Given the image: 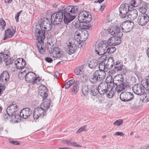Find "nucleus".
<instances>
[{"label": "nucleus", "instance_id": "f257e3e1", "mask_svg": "<svg viewBox=\"0 0 149 149\" xmlns=\"http://www.w3.org/2000/svg\"><path fill=\"white\" fill-rule=\"evenodd\" d=\"M78 10L76 7L70 6L63 9V12H58L53 14L51 16V22L54 25H57L61 23L63 19L66 24H68L73 20L75 17L73 15Z\"/></svg>", "mask_w": 149, "mask_h": 149}, {"label": "nucleus", "instance_id": "f03ea898", "mask_svg": "<svg viewBox=\"0 0 149 149\" xmlns=\"http://www.w3.org/2000/svg\"><path fill=\"white\" fill-rule=\"evenodd\" d=\"M134 23L130 20H126L123 22L120 26L114 25L111 26L108 29L109 33L112 35H118L120 33V35H123V33L120 32V30L124 32H128L130 31L134 26Z\"/></svg>", "mask_w": 149, "mask_h": 149}, {"label": "nucleus", "instance_id": "7ed1b4c3", "mask_svg": "<svg viewBox=\"0 0 149 149\" xmlns=\"http://www.w3.org/2000/svg\"><path fill=\"white\" fill-rule=\"evenodd\" d=\"M45 31L42 29L38 30L36 32V39L38 40L37 46L40 53L44 54L45 52V46L44 44V40L45 38Z\"/></svg>", "mask_w": 149, "mask_h": 149}, {"label": "nucleus", "instance_id": "20e7f679", "mask_svg": "<svg viewBox=\"0 0 149 149\" xmlns=\"http://www.w3.org/2000/svg\"><path fill=\"white\" fill-rule=\"evenodd\" d=\"M80 22L87 24L91 22L92 17L91 13L88 11L84 10L80 12L78 17Z\"/></svg>", "mask_w": 149, "mask_h": 149}, {"label": "nucleus", "instance_id": "39448f33", "mask_svg": "<svg viewBox=\"0 0 149 149\" xmlns=\"http://www.w3.org/2000/svg\"><path fill=\"white\" fill-rule=\"evenodd\" d=\"M107 44L103 41L100 42L95 48L96 53L99 55H103L106 53Z\"/></svg>", "mask_w": 149, "mask_h": 149}, {"label": "nucleus", "instance_id": "423d86ee", "mask_svg": "<svg viewBox=\"0 0 149 149\" xmlns=\"http://www.w3.org/2000/svg\"><path fill=\"white\" fill-rule=\"evenodd\" d=\"M50 21L49 19L47 18H44L42 20V22L40 26L41 29L45 31H49L52 28L53 26L52 23Z\"/></svg>", "mask_w": 149, "mask_h": 149}, {"label": "nucleus", "instance_id": "0eeeda50", "mask_svg": "<svg viewBox=\"0 0 149 149\" xmlns=\"http://www.w3.org/2000/svg\"><path fill=\"white\" fill-rule=\"evenodd\" d=\"M129 4L126 3H123L121 5L119 10V15L122 18H125L127 16L129 12Z\"/></svg>", "mask_w": 149, "mask_h": 149}, {"label": "nucleus", "instance_id": "6e6552de", "mask_svg": "<svg viewBox=\"0 0 149 149\" xmlns=\"http://www.w3.org/2000/svg\"><path fill=\"white\" fill-rule=\"evenodd\" d=\"M149 17L145 13L141 14L139 15L137 19L138 24L141 26L145 25L148 22Z\"/></svg>", "mask_w": 149, "mask_h": 149}, {"label": "nucleus", "instance_id": "1a4fd4ad", "mask_svg": "<svg viewBox=\"0 0 149 149\" xmlns=\"http://www.w3.org/2000/svg\"><path fill=\"white\" fill-rule=\"evenodd\" d=\"M46 111L41 107H38L35 109L33 113V117L34 119L40 117H42L46 113Z\"/></svg>", "mask_w": 149, "mask_h": 149}, {"label": "nucleus", "instance_id": "9d476101", "mask_svg": "<svg viewBox=\"0 0 149 149\" xmlns=\"http://www.w3.org/2000/svg\"><path fill=\"white\" fill-rule=\"evenodd\" d=\"M145 86L142 84H138L135 85L132 87L133 92L138 95H141L145 93Z\"/></svg>", "mask_w": 149, "mask_h": 149}, {"label": "nucleus", "instance_id": "9b49d317", "mask_svg": "<svg viewBox=\"0 0 149 149\" xmlns=\"http://www.w3.org/2000/svg\"><path fill=\"white\" fill-rule=\"evenodd\" d=\"M134 97V95L130 92H123L120 94V99L123 102H128L132 100Z\"/></svg>", "mask_w": 149, "mask_h": 149}, {"label": "nucleus", "instance_id": "f8f14e48", "mask_svg": "<svg viewBox=\"0 0 149 149\" xmlns=\"http://www.w3.org/2000/svg\"><path fill=\"white\" fill-rule=\"evenodd\" d=\"M99 93L101 95H104L109 89L108 84L104 81L101 82L98 87Z\"/></svg>", "mask_w": 149, "mask_h": 149}, {"label": "nucleus", "instance_id": "ddd939ff", "mask_svg": "<svg viewBox=\"0 0 149 149\" xmlns=\"http://www.w3.org/2000/svg\"><path fill=\"white\" fill-rule=\"evenodd\" d=\"M50 54L51 56L52 57L58 58L63 57L64 55L60 49L58 47L54 48L53 51L51 52Z\"/></svg>", "mask_w": 149, "mask_h": 149}, {"label": "nucleus", "instance_id": "4468645a", "mask_svg": "<svg viewBox=\"0 0 149 149\" xmlns=\"http://www.w3.org/2000/svg\"><path fill=\"white\" fill-rule=\"evenodd\" d=\"M9 76L8 72L5 71L1 74L0 76V85L6 84L9 80Z\"/></svg>", "mask_w": 149, "mask_h": 149}, {"label": "nucleus", "instance_id": "2eb2a0df", "mask_svg": "<svg viewBox=\"0 0 149 149\" xmlns=\"http://www.w3.org/2000/svg\"><path fill=\"white\" fill-rule=\"evenodd\" d=\"M106 59H105L104 61H105L106 68L107 69H111L113 68V66L115 65L114 60L112 57L109 56L108 58L106 57Z\"/></svg>", "mask_w": 149, "mask_h": 149}, {"label": "nucleus", "instance_id": "dca6fc26", "mask_svg": "<svg viewBox=\"0 0 149 149\" xmlns=\"http://www.w3.org/2000/svg\"><path fill=\"white\" fill-rule=\"evenodd\" d=\"M18 107L15 104H12L9 106L6 109V112L12 115L17 112Z\"/></svg>", "mask_w": 149, "mask_h": 149}, {"label": "nucleus", "instance_id": "f3484780", "mask_svg": "<svg viewBox=\"0 0 149 149\" xmlns=\"http://www.w3.org/2000/svg\"><path fill=\"white\" fill-rule=\"evenodd\" d=\"M15 65L17 69H22L26 65L25 61L23 58H18L15 61Z\"/></svg>", "mask_w": 149, "mask_h": 149}, {"label": "nucleus", "instance_id": "a211bd4d", "mask_svg": "<svg viewBox=\"0 0 149 149\" xmlns=\"http://www.w3.org/2000/svg\"><path fill=\"white\" fill-rule=\"evenodd\" d=\"M123 80V75L121 74H118L114 78L113 85L114 86V84L118 85L119 84L124 83Z\"/></svg>", "mask_w": 149, "mask_h": 149}, {"label": "nucleus", "instance_id": "6ab92c4d", "mask_svg": "<svg viewBox=\"0 0 149 149\" xmlns=\"http://www.w3.org/2000/svg\"><path fill=\"white\" fill-rule=\"evenodd\" d=\"M31 109L29 108L23 109L20 113V116L24 119L28 118L31 114Z\"/></svg>", "mask_w": 149, "mask_h": 149}, {"label": "nucleus", "instance_id": "aec40b11", "mask_svg": "<svg viewBox=\"0 0 149 149\" xmlns=\"http://www.w3.org/2000/svg\"><path fill=\"white\" fill-rule=\"evenodd\" d=\"M66 51L69 54H71L75 51L76 49V45L71 42H67Z\"/></svg>", "mask_w": 149, "mask_h": 149}, {"label": "nucleus", "instance_id": "412c9836", "mask_svg": "<svg viewBox=\"0 0 149 149\" xmlns=\"http://www.w3.org/2000/svg\"><path fill=\"white\" fill-rule=\"evenodd\" d=\"M47 89L46 87L44 86H40L38 89V93L43 98H46L48 95Z\"/></svg>", "mask_w": 149, "mask_h": 149}, {"label": "nucleus", "instance_id": "4be33fe9", "mask_svg": "<svg viewBox=\"0 0 149 149\" xmlns=\"http://www.w3.org/2000/svg\"><path fill=\"white\" fill-rule=\"evenodd\" d=\"M36 77L35 73L32 72H29L26 74L25 78V81L27 83L31 82Z\"/></svg>", "mask_w": 149, "mask_h": 149}, {"label": "nucleus", "instance_id": "5701e85b", "mask_svg": "<svg viewBox=\"0 0 149 149\" xmlns=\"http://www.w3.org/2000/svg\"><path fill=\"white\" fill-rule=\"evenodd\" d=\"M15 31L13 28L8 29L5 31V37L4 38V40L8 39V38H11L14 36Z\"/></svg>", "mask_w": 149, "mask_h": 149}, {"label": "nucleus", "instance_id": "b1692460", "mask_svg": "<svg viewBox=\"0 0 149 149\" xmlns=\"http://www.w3.org/2000/svg\"><path fill=\"white\" fill-rule=\"evenodd\" d=\"M138 12L135 9H134L130 11V13L128 15L127 17L129 18L132 20H133L136 19L138 16Z\"/></svg>", "mask_w": 149, "mask_h": 149}, {"label": "nucleus", "instance_id": "393cba45", "mask_svg": "<svg viewBox=\"0 0 149 149\" xmlns=\"http://www.w3.org/2000/svg\"><path fill=\"white\" fill-rule=\"evenodd\" d=\"M90 91V94L91 95L93 96L97 95L99 93L97 86L94 84L91 85Z\"/></svg>", "mask_w": 149, "mask_h": 149}, {"label": "nucleus", "instance_id": "a878e982", "mask_svg": "<svg viewBox=\"0 0 149 149\" xmlns=\"http://www.w3.org/2000/svg\"><path fill=\"white\" fill-rule=\"evenodd\" d=\"M50 101L48 99H45L43 100V102L41 104V107L43 108L45 110L48 109L50 105Z\"/></svg>", "mask_w": 149, "mask_h": 149}, {"label": "nucleus", "instance_id": "bb28decb", "mask_svg": "<svg viewBox=\"0 0 149 149\" xmlns=\"http://www.w3.org/2000/svg\"><path fill=\"white\" fill-rule=\"evenodd\" d=\"M116 91L118 93H120L123 91L126 87V84L125 83L119 84L118 85H116Z\"/></svg>", "mask_w": 149, "mask_h": 149}, {"label": "nucleus", "instance_id": "cd10ccee", "mask_svg": "<svg viewBox=\"0 0 149 149\" xmlns=\"http://www.w3.org/2000/svg\"><path fill=\"white\" fill-rule=\"evenodd\" d=\"M98 61L96 59L91 60L88 64L89 67L91 69H94L98 66Z\"/></svg>", "mask_w": 149, "mask_h": 149}, {"label": "nucleus", "instance_id": "c85d7f7f", "mask_svg": "<svg viewBox=\"0 0 149 149\" xmlns=\"http://www.w3.org/2000/svg\"><path fill=\"white\" fill-rule=\"evenodd\" d=\"M105 70H96V74L98 75L99 79H103L105 78L106 76V73L105 72Z\"/></svg>", "mask_w": 149, "mask_h": 149}, {"label": "nucleus", "instance_id": "c756f323", "mask_svg": "<svg viewBox=\"0 0 149 149\" xmlns=\"http://www.w3.org/2000/svg\"><path fill=\"white\" fill-rule=\"evenodd\" d=\"M79 82L78 81H76L74 84L73 86L72 90V94L73 95L76 94L78 92L79 89Z\"/></svg>", "mask_w": 149, "mask_h": 149}, {"label": "nucleus", "instance_id": "7c9ffc66", "mask_svg": "<svg viewBox=\"0 0 149 149\" xmlns=\"http://www.w3.org/2000/svg\"><path fill=\"white\" fill-rule=\"evenodd\" d=\"M96 71L91 75L90 77V81L93 83H95L97 81H99L100 80L99 79L98 76L97 74H96Z\"/></svg>", "mask_w": 149, "mask_h": 149}, {"label": "nucleus", "instance_id": "2f4dec72", "mask_svg": "<svg viewBox=\"0 0 149 149\" xmlns=\"http://www.w3.org/2000/svg\"><path fill=\"white\" fill-rule=\"evenodd\" d=\"M114 69L116 71H120L123 68V65L119 61L116 62Z\"/></svg>", "mask_w": 149, "mask_h": 149}, {"label": "nucleus", "instance_id": "473e14b6", "mask_svg": "<svg viewBox=\"0 0 149 149\" xmlns=\"http://www.w3.org/2000/svg\"><path fill=\"white\" fill-rule=\"evenodd\" d=\"M84 23V22H76L74 24V27L76 29H86L87 26L86 25H84L83 23Z\"/></svg>", "mask_w": 149, "mask_h": 149}, {"label": "nucleus", "instance_id": "72a5a7b5", "mask_svg": "<svg viewBox=\"0 0 149 149\" xmlns=\"http://www.w3.org/2000/svg\"><path fill=\"white\" fill-rule=\"evenodd\" d=\"M87 31H82L81 33V40L80 41H85L88 38V34L87 33Z\"/></svg>", "mask_w": 149, "mask_h": 149}, {"label": "nucleus", "instance_id": "f704fd0d", "mask_svg": "<svg viewBox=\"0 0 149 149\" xmlns=\"http://www.w3.org/2000/svg\"><path fill=\"white\" fill-rule=\"evenodd\" d=\"M81 33V31L80 30H78L74 34V39L77 42H79L80 41Z\"/></svg>", "mask_w": 149, "mask_h": 149}, {"label": "nucleus", "instance_id": "c9c22d12", "mask_svg": "<svg viewBox=\"0 0 149 149\" xmlns=\"http://www.w3.org/2000/svg\"><path fill=\"white\" fill-rule=\"evenodd\" d=\"M22 117L20 115H19L18 114L15 113L14 115H11V118L13 120H14L15 121L18 122L20 120Z\"/></svg>", "mask_w": 149, "mask_h": 149}, {"label": "nucleus", "instance_id": "e433bc0d", "mask_svg": "<svg viewBox=\"0 0 149 149\" xmlns=\"http://www.w3.org/2000/svg\"><path fill=\"white\" fill-rule=\"evenodd\" d=\"M83 67L82 66H81L75 68L74 71L75 73L77 75L81 74L83 72Z\"/></svg>", "mask_w": 149, "mask_h": 149}, {"label": "nucleus", "instance_id": "4c0bfd02", "mask_svg": "<svg viewBox=\"0 0 149 149\" xmlns=\"http://www.w3.org/2000/svg\"><path fill=\"white\" fill-rule=\"evenodd\" d=\"M105 61L103 60L99 64L98 67L99 69V70H106V71H107L108 69L107 68H106V65L105 64Z\"/></svg>", "mask_w": 149, "mask_h": 149}, {"label": "nucleus", "instance_id": "58836bf2", "mask_svg": "<svg viewBox=\"0 0 149 149\" xmlns=\"http://www.w3.org/2000/svg\"><path fill=\"white\" fill-rule=\"evenodd\" d=\"M4 55L5 59L4 60H3V61H5L6 65H9L10 64H11L12 63V61L11 58L8 57L9 55L8 54H4Z\"/></svg>", "mask_w": 149, "mask_h": 149}, {"label": "nucleus", "instance_id": "ea45409f", "mask_svg": "<svg viewBox=\"0 0 149 149\" xmlns=\"http://www.w3.org/2000/svg\"><path fill=\"white\" fill-rule=\"evenodd\" d=\"M141 0H133L131 1L130 4L132 7H137L141 4Z\"/></svg>", "mask_w": 149, "mask_h": 149}, {"label": "nucleus", "instance_id": "a19ab883", "mask_svg": "<svg viewBox=\"0 0 149 149\" xmlns=\"http://www.w3.org/2000/svg\"><path fill=\"white\" fill-rule=\"evenodd\" d=\"M74 79H71L68 81L65 84V88L68 89L71 86H73L76 82Z\"/></svg>", "mask_w": 149, "mask_h": 149}, {"label": "nucleus", "instance_id": "79ce46f5", "mask_svg": "<svg viewBox=\"0 0 149 149\" xmlns=\"http://www.w3.org/2000/svg\"><path fill=\"white\" fill-rule=\"evenodd\" d=\"M89 90L88 86L83 85L82 88V92L85 96H86L89 93Z\"/></svg>", "mask_w": 149, "mask_h": 149}, {"label": "nucleus", "instance_id": "37998d69", "mask_svg": "<svg viewBox=\"0 0 149 149\" xmlns=\"http://www.w3.org/2000/svg\"><path fill=\"white\" fill-rule=\"evenodd\" d=\"M143 99L142 101L144 102H147L149 101V92L145 93L143 95Z\"/></svg>", "mask_w": 149, "mask_h": 149}, {"label": "nucleus", "instance_id": "c03bdc74", "mask_svg": "<svg viewBox=\"0 0 149 149\" xmlns=\"http://www.w3.org/2000/svg\"><path fill=\"white\" fill-rule=\"evenodd\" d=\"M107 44L110 46L116 45L115 42V36L109 38Z\"/></svg>", "mask_w": 149, "mask_h": 149}, {"label": "nucleus", "instance_id": "a18cd8bd", "mask_svg": "<svg viewBox=\"0 0 149 149\" xmlns=\"http://www.w3.org/2000/svg\"><path fill=\"white\" fill-rule=\"evenodd\" d=\"M105 82L108 84L109 83V86H110L111 85L112 86V84L113 85V80L112 77L111 75H109L108 76L106 79V81Z\"/></svg>", "mask_w": 149, "mask_h": 149}, {"label": "nucleus", "instance_id": "49530a36", "mask_svg": "<svg viewBox=\"0 0 149 149\" xmlns=\"http://www.w3.org/2000/svg\"><path fill=\"white\" fill-rule=\"evenodd\" d=\"M112 89L113 87L111 88L110 91L108 89V90L106 92V93L107 96L109 98H112L114 95L115 93L114 91L112 90Z\"/></svg>", "mask_w": 149, "mask_h": 149}, {"label": "nucleus", "instance_id": "de8ad7c7", "mask_svg": "<svg viewBox=\"0 0 149 149\" xmlns=\"http://www.w3.org/2000/svg\"><path fill=\"white\" fill-rule=\"evenodd\" d=\"M116 50V48L114 47H108L107 46V48L106 50V53H108L109 54L113 53Z\"/></svg>", "mask_w": 149, "mask_h": 149}, {"label": "nucleus", "instance_id": "09e8293b", "mask_svg": "<svg viewBox=\"0 0 149 149\" xmlns=\"http://www.w3.org/2000/svg\"><path fill=\"white\" fill-rule=\"evenodd\" d=\"M118 34H119V37H118V36L115 37V42L116 45L120 44L121 42V40L120 37V33H118Z\"/></svg>", "mask_w": 149, "mask_h": 149}, {"label": "nucleus", "instance_id": "8fccbe9b", "mask_svg": "<svg viewBox=\"0 0 149 149\" xmlns=\"http://www.w3.org/2000/svg\"><path fill=\"white\" fill-rule=\"evenodd\" d=\"M26 70H24L23 71H20L19 73V78L22 79L24 78H26Z\"/></svg>", "mask_w": 149, "mask_h": 149}, {"label": "nucleus", "instance_id": "3c124183", "mask_svg": "<svg viewBox=\"0 0 149 149\" xmlns=\"http://www.w3.org/2000/svg\"><path fill=\"white\" fill-rule=\"evenodd\" d=\"M146 81L144 84L145 89L149 91V75L146 77Z\"/></svg>", "mask_w": 149, "mask_h": 149}, {"label": "nucleus", "instance_id": "603ef678", "mask_svg": "<svg viewBox=\"0 0 149 149\" xmlns=\"http://www.w3.org/2000/svg\"><path fill=\"white\" fill-rule=\"evenodd\" d=\"M87 126L85 125L79 129L76 132L77 134L80 133L82 132L86 131H87L86 129Z\"/></svg>", "mask_w": 149, "mask_h": 149}, {"label": "nucleus", "instance_id": "864d4df0", "mask_svg": "<svg viewBox=\"0 0 149 149\" xmlns=\"http://www.w3.org/2000/svg\"><path fill=\"white\" fill-rule=\"evenodd\" d=\"M6 24L4 20L3 19L0 20V25L2 26V30H3L5 28Z\"/></svg>", "mask_w": 149, "mask_h": 149}, {"label": "nucleus", "instance_id": "5fc2aeb1", "mask_svg": "<svg viewBox=\"0 0 149 149\" xmlns=\"http://www.w3.org/2000/svg\"><path fill=\"white\" fill-rule=\"evenodd\" d=\"M53 7L54 8H57L58 9H59L60 10H61L62 11H63V9L65 8L64 6L62 7L60 4L57 5L56 3L55 4V5L54 4L53 5Z\"/></svg>", "mask_w": 149, "mask_h": 149}, {"label": "nucleus", "instance_id": "6e6d98bb", "mask_svg": "<svg viewBox=\"0 0 149 149\" xmlns=\"http://www.w3.org/2000/svg\"><path fill=\"white\" fill-rule=\"evenodd\" d=\"M6 114H3L2 117L5 120L9 119L10 118V116H11V115L9 114L8 113L6 112Z\"/></svg>", "mask_w": 149, "mask_h": 149}, {"label": "nucleus", "instance_id": "4d7b16f0", "mask_svg": "<svg viewBox=\"0 0 149 149\" xmlns=\"http://www.w3.org/2000/svg\"><path fill=\"white\" fill-rule=\"evenodd\" d=\"M123 121V120L119 119L115 121L113 124L116 125H120L122 123Z\"/></svg>", "mask_w": 149, "mask_h": 149}, {"label": "nucleus", "instance_id": "13d9d810", "mask_svg": "<svg viewBox=\"0 0 149 149\" xmlns=\"http://www.w3.org/2000/svg\"><path fill=\"white\" fill-rule=\"evenodd\" d=\"M39 82L40 80L39 79V77H35V78L33 79V80L32 81L31 83H32L33 84H38V83H39Z\"/></svg>", "mask_w": 149, "mask_h": 149}, {"label": "nucleus", "instance_id": "bf43d9fd", "mask_svg": "<svg viewBox=\"0 0 149 149\" xmlns=\"http://www.w3.org/2000/svg\"><path fill=\"white\" fill-rule=\"evenodd\" d=\"M81 78L83 82L86 81L88 79V76L86 75H83L81 76Z\"/></svg>", "mask_w": 149, "mask_h": 149}, {"label": "nucleus", "instance_id": "052dcab7", "mask_svg": "<svg viewBox=\"0 0 149 149\" xmlns=\"http://www.w3.org/2000/svg\"><path fill=\"white\" fill-rule=\"evenodd\" d=\"M21 12L22 11L17 13L15 14V18L17 22H19V16L20 14L21 13Z\"/></svg>", "mask_w": 149, "mask_h": 149}, {"label": "nucleus", "instance_id": "680f3d73", "mask_svg": "<svg viewBox=\"0 0 149 149\" xmlns=\"http://www.w3.org/2000/svg\"><path fill=\"white\" fill-rule=\"evenodd\" d=\"M139 10L141 14L145 13L146 11V9L145 7H141L139 8Z\"/></svg>", "mask_w": 149, "mask_h": 149}, {"label": "nucleus", "instance_id": "e2e57ef3", "mask_svg": "<svg viewBox=\"0 0 149 149\" xmlns=\"http://www.w3.org/2000/svg\"><path fill=\"white\" fill-rule=\"evenodd\" d=\"M9 141L10 143L13 144L15 145H19L20 144V142L18 141L9 140Z\"/></svg>", "mask_w": 149, "mask_h": 149}, {"label": "nucleus", "instance_id": "0e129e2a", "mask_svg": "<svg viewBox=\"0 0 149 149\" xmlns=\"http://www.w3.org/2000/svg\"><path fill=\"white\" fill-rule=\"evenodd\" d=\"M70 146H76L78 147H81L80 146L79 144H78L77 143L74 142H70V143H69V144Z\"/></svg>", "mask_w": 149, "mask_h": 149}, {"label": "nucleus", "instance_id": "69168bd1", "mask_svg": "<svg viewBox=\"0 0 149 149\" xmlns=\"http://www.w3.org/2000/svg\"><path fill=\"white\" fill-rule=\"evenodd\" d=\"M0 96L3 93V91L5 89V86L0 85Z\"/></svg>", "mask_w": 149, "mask_h": 149}, {"label": "nucleus", "instance_id": "338daca9", "mask_svg": "<svg viewBox=\"0 0 149 149\" xmlns=\"http://www.w3.org/2000/svg\"><path fill=\"white\" fill-rule=\"evenodd\" d=\"M45 61H47V62L51 63L52 61V59L49 57H47L45 58Z\"/></svg>", "mask_w": 149, "mask_h": 149}, {"label": "nucleus", "instance_id": "774afa93", "mask_svg": "<svg viewBox=\"0 0 149 149\" xmlns=\"http://www.w3.org/2000/svg\"><path fill=\"white\" fill-rule=\"evenodd\" d=\"M124 134L122 132H117L115 133V135L116 136H120L123 135Z\"/></svg>", "mask_w": 149, "mask_h": 149}]
</instances>
